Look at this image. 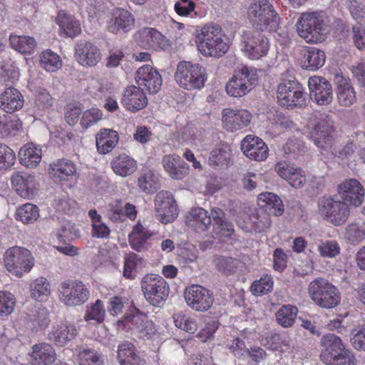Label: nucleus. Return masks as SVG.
Listing matches in <instances>:
<instances>
[{
    "label": "nucleus",
    "mask_w": 365,
    "mask_h": 365,
    "mask_svg": "<svg viewBox=\"0 0 365 365\" xmlns=\"http://www.w3.org/2000/svg\"><path fill=\"white\" fill-rule=\"evenodd\" d=\"M162 163L165 171L173 179L181 180L189 173L188 165L178 155H165Z\"/></svg>",
    "instance_id": "c756f323"
},
{
    "label": "nucleus",
    "mask_w": 365,
    "mask_h": 365,
    "mask_svg": "<svg viewBox=\"0 0 365 365\" xmlns=\"http://www.w3.org/2000/svg\"><path fill=\"white\" fill-rule=\"evenodd\" d=\"M237 81L242 83L249 85V91H252L258 82V76L257 70L253 67H249L245 65L237 66L233 72V75Z\"/></svg>",
    "instance_id": "c03bdc74"
},
{
    "label": "nucleus",
    "mask_w": 365,
    "mask_h": 365,
    "mask_svg": "<svg viewBox=\"0 0 365 365\" xmlns=\"http://www.w3.org/2000/svg\"><path fill=\"white\" fill-rule=\"evenodd\" d=\"M308 293L314 303L322 308L332 309L341 301L338 289L323 278H317L308 286Z\"/></svg>",
    "instance_id": "0eeeda50"
},
{
    "label": "nucleus",
    "mask_w": 365,
    "mask_h": 365,
    "mask_svg": "<svg viewBox=\"0 0 365 365\" xmlns=\"http://www.w3.org/2000/svg\"><path fill=\"white\" fill-rule=\"evenodd\" d=\"M114 173L121 177L133 174L137 169L136 161L130 156L123 154L115 158L111 163Z\"/></svg>",
    "instance_id": "ea45409f"
},
{
    "label": "nucleus",
    "mask_w": 365,
    "mask_h": 365,
    "mask_svg": "<svg viewBox=\"0 0 365 365\" xmlns=\"http://www.w3.org/2000/svg\"><path fill=\"white\" fill-rule=\"evenodd\" d=\"M141 289L145 299L155 307H161L169 294V285L158 274H147L141 281Z\"/></svg>",
    "instance_id": "1a4fd4ad"
},
{
    "label": "nucleus",
    "mask_w": 365,
    "mask_h": 365,
    "mask_svg": "<svg viewBox=\"0 0 365 365\" xmlns=\"http://www.w3.org/2000/svg\"><path fill=\"white\" fill-rule=\"evenodd\" d=\"M298 309L290 304L281 307L276 314V320L283 327H290L293 325Z\"/></svg>",
    "instance_id": "864d4df0"
},
{
    "label": "nucleus",
    "mask_w": 365,
    "mask_h": 365,
    "mask_svg": "<svg viewBox=\"0 0 365 365\" xmlns=\"http://www.w3.org/2000/svg\"><path fill=\"white\" fill-rule=\"evenodd\" d=\"M76 334L77 330L73 325L61 323L53 325L48 333V339L56 345L62 346L74 339Z\"/></svg>",
    "instance_id": "7c9ffc66"
},
{
    "label": "nucleus",
    "mask_w": 365,
    "mask_h": 365,
    "mask_svg": "<svg viewBox=\"0 0 365 365\" xmlns=\"http://www.w3.org/2000/svg\"><path fill=\"white\" fill-rule=\"evenodd\" d=\"M318 251L323 257L333 258L340 253V247L336 241H321L318 245Z\"/></svg>",
    "instance_id": "680f3d73"
},
{
    "label": "nucleus",
    "mask_w": 365,
    "mask_h": 365,
    "mask_svg": "<svg viewBox=\"0 0 365 365\" xmlns=\"http://www.w3.org/2000/svg\"><path fill=\"white\" fill-rule=\"evenodd\" d=\"M213 262L219 272H223L226 274L232 273L236 268L237 264V261L235 259L223 256L215 257Z\"/></svg>",
    "instance_id": "0e129e2a"
},
{
    "label": "nucleus",
    "mask_w": 365,
    "mask_h": 365,
    "mask_svg": "<svg viewBox=\"0 0 365 365\" xmlns=\"http://www.w3.org/2000/svg\"><path fill=\"white\" fill-rule=\"evenodd\" d=\"M212 215L202 207L190 210L186 216V225L195 232L205 235L211 226Z\"/></svg>",
    "instance_id": "a878e982"
},
{
    "label": "nucleus",
    "mask_w": 365,
    "mask_h": 365,
    "mask_svg": "<svg viewBox=\"0 0 365 365\" xmlns=\"http://www.w3.org/2000/svg\"><path fill=\"white\" fill-rule=\"evenodd\" d=\"M304 66L306 69L316 71L324 65L326 56L322 50L309 48L304 53Z\"/></svg>",
    "instance_id": "de8ad7c7"
},
{
    "label": "nucleus",
    "mask_w": 365,
    "mask_h": 365,
    "mask_svg": "<svg viewBox=\"0 0 365 365\" xmlns=\"http://www.w3.org/2000/svg\"><path fill=\"white\" fill-rule=\"evenodd\" d=\"M119 135L113 129L102 128L96 134V144L100 154L106 155L110 153L117 145Z\"/></svg>",
    "instance_id": "2f4dec72"
},
{
    "label": "nucleus",
    "mask_w": 365,
    "mask_h": 365,
    "mask_svg": "<svg viewBox=\"0 0 365 365\" xmlns=\"http://www.w3.org/2000/svg\"><path fill=\"white\" fill-rule=\"evenodd\" d=\"M39 64L48 72H56L61 68L62 61L56 53L46 50L40 54Z\"/></svg>",
    "instance_id": "8fccbe9b"
},
{
    "label": "nucleus",
    "mask_w": 365,
    "mask_h": 365,
    "mask_svg": "<svg viewBox=\"0 0 365 365\" xmlns=\"http://www.w3.org/2000/svg\"><path fill=\"white\" fill-rule=\"evenodd\" d=\"M16 304L15 297L8 292H0V315L8 316L14 309Z\"/></svg>",
    "instance_id": "052dcab7"
},
{
    "label": "nucleus",
    "mask_w": 365,
    "mask_h": 365,
    "mask_svg": "<svg viewBox=\"0 0 365 365\" xmlns=\"http://www.w3.org/2000/svg\"><path fill=\"white\" fill-rule=\"evenodd\" d=\"M74 57L83 67L96 66L101 59V52L94 43L87 41H78L74 49Z\"/></svg>",
    "instance_id": "aec40b11"
},
{
    "label": "nucleus",
    "mask_w": 365,
    "mask_h": 365,
    "mask_svg": "<svg viewBox=\"0 0 365 365\" xmlns=\"http://www.w3.org/2000/svg\"><path fill=\"white\" fill-rule=\"evenodd\" d=\"M11 180L13 189L21 197L29 198L34 195L36 182L34 175L17 172L12 175Z\"/></svg>",
    "instance_id": "bb28decb"
},
{
    "label": "nucleus",
    "mask_w": 365,
    "mask_h": 365,
    "mask_svg": "<svg viewBox=\"0 0 365 365\" xmlns=\"http://www.w3.org/2000/svg\"><path fill=\"white\" fill-rule=\"evenodd\" d=\"M56 22L68 37H74L81 31L79 22L73 16L66 14L64 11L58 12Z\"/></svg>",
    "instance_id": "a19ab883"
},
{
    "label": "nucleus",
    "mask_w": 365,
    "mask_h": 365,
    "mask_svg": "<svg viewBox=\"0 0 365 365\" xmlns=\"http://www.w3.org/2000/svg\"><path fill=\"white\" fill-rule=\"evenodd\" d=\"M31 297L39 302L47 299L51 293L50 284L44 277H39L30 285Z\"/></svg>",
    "instance_id": "3c124183"
},
{
    "label": "nucleus",
    "mask_w": 365,
    "mask_h": 365,
    "mask_svg": "<svg viewBox=\"0 0 365 365\" xmlns=\"http://www.w3.org/2000/svg\"><path fill=\"white\" fill-rule=\"evenodd\" d=\"M308 86L310 98L318 105H329L333 100L332 86L324 77L314 76L309 77Z\"/></svg>",
    "instance_id": "6ab92c4d"
},
{
    "label": "nucleus",
    "mask_w": 365,
    "mask_h": 365,
    "mask_svg": "<svg viewBox=\"0 0 365 365\" xmlns=\"http://www.w3.org/2000/svg\"><path fill=\"white\" fill-rule=\"evenodd\" d=\"M152 235L153 234L138 222L133 227L131 233L128 236L131 247L136 251H142L146 249L148 240Z\"/></svg>",
    "instance_id": "58836bf2"
},
{
    "label": "nucleus",
    "mask_w": 365,
    "mask_h": 365,
    "mask_svg": "<svg viewBox=\"0 0 365 365\" xmlns=\"http://www.w3.org/2000/svg\"><path fill=\"white\" fill-rule=\"evenodd\" d=\"M247 19L252 26L259 31H274L280 18L269 0H255L247 8Z\"/></svg>",
    "instance_id": "f257e3e1"
},
{
    "label": "nucleus",
    "mask_w": 365,
    "mask_h": 365,
    "mask_svg": "<svg viewBox=\"0 0 365 365\" xmlns=\"http://www.w3.org/2000/svg\"><path fill=\"white\" fill-rule=\"evenodd\" d=\"M311 138L319 148L326 150L336 138L334 122L329 119L319 120L311 132Z\"/></svg>",
    "instance_id": "412c9836"
},
{
    "label": "nucleus",
    "mask_w": 365,
    "mask_h": 365,
    "mask_svg": "<svg viewBox=\"0 0 365 365\" xmlns=\"http://www.w3.org/2000/svg\"><path fill=\"white\" fill-rule=\"evenodd\" d=\"M121 103L126 110L136 112L147 106L148 98L141 88L138 86H130L125 88Z\"/></svg>",
    "instance_id": "393cba45"
},
{
    "label": "nucleus",
    "mask_w": 365,
    "mask_h": 365,
    "mask_svg": "<svg viewBox=\"0 0 365 365\" xmlns=\"http://www.w3.org/2000/svg\"><path fill=\"white\" fill-rule=\"evenodd\" d=\"M252 118V113L246 109L227 108L222 110V126L227 131L234 132L248 127Z\"/></svg>",
    "instance_id": "f3484780"
},
{
    "label": "nucleus",
    "mask_w": 365,
    "mask_h": 365,
    "mask_svg": "<svg viewBox=\"0 0 365 365\" xmlns=\"http://www.w3.org/2000/svg\"><path fill=\"white\" fill-rule=\"evenodd\" d=\"M141 264V258L135 253L125 255L124 259L123 275L128 279H134L136 276L137 268Z\"/></svg>",
    "instance_id": "13d9d810"
},
{
    "label": "nucleus",
    "mask_w": 365,
    "mask_h": 365,
    "mask_svg": "<svg viewBox=\"0 0 365 365\" xmlns=\"http://www.w3.org/2000/svg\"><path fill=\"white\" fill-rule=\"evenodd\" d=\"M30 356L32 364L47 365L54 362L56 352L50 344L41 343L33 346Z\"/></svg>",
    "instance_id": "72a5a7b5"
},
{
    "label": "nucleus",
    "mask_w": 365,
    "mask_h": 365,
    "mask_svg": "<svg viewBox=\"0 0 365 365\" xmlns=\"http://www.w3.org/2000/svg\"><path fill=\"white\" fill-rule=\"evenodd\" d=\"M226 347L237 358L245 357L249 353V349L246 347L244 341L238 337L228 341Z\"/></svg>",
    "instance_id": "338daca9"
},
{
    "label": "nucleus",
    "mask_w": 365,
    "mask_h": 365,
    "mask_svg": "<svg viewBox=\"0 0 365 365\" xmlns=\"http://www.w3.org/2000/svg\"><path fill=\"white\" fill-rule=\"evenodd\" d=\"M39 217L38 207L31 203H26L19 207L16 212V219L24 224H32Z\"/></svg>",
    "instance_id": "603ef678"
},
{
    "label": "nucleus",
    "mask_w": 365,
    "mask_h": 365,
    "mask_svg": "<svg viewBox=\"0 0 365 365\" xmlns=\"http://www.w3.org/2000/svg\"><path fill=\"white\" fill-rule=\"evenodd\" d=\"M9 43L11 48L22 54H31L36 48L34 38L28 36L11 34Z\"/></svg>",
    "instance_id": "a18cd8bd"
},
{
    "label": "nucleus",
    "mask_w": 365,
    "mask_h": 365,
    "mask_svg": "<svg viewBox=\"0 0 365 365\" xmlns=\"http://www.w3.org/2000/svg\"><path fill=\"white\" fill-rule=\"evenodd\" d=\"M76 351L79 365H103V355L93 349L78 346Z\"/></svg>",
    "instance_id": "37998d69"
},
{
    "label": "nucleus",
    "mask_w": 365,
    "mask_h": 365,
    "mask_svg": "<svg viewBox=\"0 0 365 365\" xmlns=\"http://www.w3.org/2000/svg\"><path fill=\"white\" fill-rule=\"evenodd\" d=\"M118 359L120 365H144L145 361L137 353L131 343L124 342L118 346Z\"/></svg>",
    "instance_id": "4c0bfd02"
},
{
    "label": "nucleus",
    "mask_w": 365,
    "mask_h": 365,
    "mask_svg": "<svg viewBox=\"0 0 365 365\" xmlns=\"http://www.w3.org/2000/svg\"><path fill=\"white\" fill-rule=\"evenodd\" d=\"M118 330H130L143 339H149L155 332L153 323L147 315L138 310L134 314L125 316L117 322Z\"/></svg>",
    "instance_id": "f8f14e48"
},
{
    "label": "nucleus",
    "mask_w": 365,
    "mask_h": 365,
    "mask_svg": "<svg viewBox=\"0 0 365 365\" xmlns=\"http://www.w3.org/2000/svg\"><path fill=\"white\" fill-rule=\"evenodd\" d=\"M207 79L205 68L198 63L182 61L178 63L175 80L182 88L189 91H200Z\"/></svg>",
    "instance_id": "20e7f679"
},
{
    "label": "nucleus",
    "mask_w": 365,
    "mask_h": 365,
    "mask_svg": "<svg viewBox=\"0 0 365 365\" xmlns=\"http://www.w3.org/2000/svg\"><path fill=\"white\" fill-rule=\"evenodd\" d=\"M135 19L128 11L116 8L112 12V16L108 23V29L112 33H117L120 30L127 32L134 26Z\"/></svg>",
    "instance_id": "cd10ccee"
},
{
    "label": "nucleus",
    "mask_w": 365,
    "mask_h": 365,
    "mask_svg": "<svg viewBox=\"0 0 365 365\" xmlns=\"http://www.w3.org/2000/svg\"><path fill=\"white\" fill-rule=\"evenodd\" d=\"M175 325L188 333L193 334L197 329L196 319L189 314L184 312L176 313L173 317Z\"/></svg>",
    "instance_id": "5fc2aeb1"
},
{
    "label": "nucleus",
    "mask_w": 365,
    "mask_h": 365,
    "mask_svg": "<svg viewBox=\"0 0 365 365\" xmlns=\"http://www.w3.org/2000/svg\"><path fill=\"white\" fill-rule=\"evenodd\" d=\"M16 160L15 153L7 145L0 143V170L11 167Z\"/></svg>",
    "instance_id": "69168bd1"
},
{
    "label": "nucleus",
    "mask_w": 365,
    "mask_h": 365,
    "mask_svg": "<svg viewBox=\"0 0 365 365\" xmlns=\"http://www.w3.org/2000/svg\"><path fill=\"white\" fill-rule=\"evenodd\" d=\"M249 86V85L242 83L234 76H232L225 86V91L232 97L241 98L250 92L248 88Z\"/></svg>",
    "instance_id": "bf43d9fd"
},
{
    "label": "nucleus",
    "mask_w": 365,
    "mask_h": 365,
    "mask_svg": "<svg viewBox=\"0 0 365 365\" xmlns=\"http://www.w3.org/2000/svg\"><path fill=\"white\" fill-rule=\"evenodd\" d=\"M334 82L336 86V97L339 104L343 107H349L356 101V92L349 77L341 73H336Z\"/></svg>",
    "instance_id": "4be33fe9"
},
{
    "label": "nucleus",
    "mask_w": 365,
    "mask_h": 365,
    "mask_svg": "<svg viewBox=\"0 0 365 365\" xmlns=\"http://www.w3.org/2000/svg\"><path fill=\"white\" fill-rule=\"evenodd\" d=\"M317 213L327 222L341 226L347 220L350 209L348 204L334 196H323L318 200Z\"/></svg>",
    "instance_id": "39448f33"
},
{
    "label": "nucleus",
    "mask_w": 365,
    "mask_h": 365,
    "mask_svg": "<svg viewBox=\"0 0 365 365\" xmlns=\"http://www.w3.org/2000/svg\"><path fill=\"white\" fill-rule=\"evenodd\" d=\"M296 26L299 36L307 43L322 42L328 33L322 16L315 12L302 14Z\"/></svg>",
    "instance_id": "423d86ee"
},
{
    "label": "nucleus",
    "mask_w": 365,
    "mask_h": 365,
    "mask_svg": "<svg viewBox=\"0 0 365 365\" xmlns=\"http://www.w3.org/2000/svg\"><path fill=\"white\" fill-rule=\"evenodd\" d=\"M243 153L250 159L262 161L267 159L269 149L259 138L252 135H247L241 142Z\"/></svg>",
    "instance_id": "5701e85b"
},
{
    "label": "nucleus",
    "mask_w": 365,
    "mask_h": 365,
    "mask_svg": "<svg viewBox=\"0 0 365 365\" xmlns=\"http://www.w3.org/2000/svg\"><path fill=\"white\" fill-rule=\"evenodd\" d=\"M258 204L260 209L269 210L275 216H280L284 212V205L282 200L273 192H262L258 196Z\"/></svg>",
    "instance_id": "e433bc0d"
},
{
    "label": "nucleus",
    "mask_w": 365,
    "mask_h": 365,
    "mask_svg": "<svg viewBox=\"0 0 365 365\" xmlns=\"http://www.w3.org/2000/svg\"><path fill=\"white\" fill-rule=\"evenodd\" d=\"M23 104L22 95L14 88H8L0 94V108L6 113H13L21 109Z\"/></svg>",
    "instance_id": "473e14b6"
},
{
    "label": "nucleus",
    "mask_w": 365,
    "mask_h": 365,
    "mask_svg": "<svg viewBox=\"0 0 365 365\" xmlns=\"http://www.w3.org/2000/svg\"><path fill=\"white\" fill-rule=\"evenodd\" d=\"M138 43L144 48H165L168 44L165 36L155 29L143 28L136 36Z\"/></svg>",
    "instance_id": "c85d7f7f"
},
{
    "label": "nucleus",
    "mask_w": 365,
    "mask_h": 365,
    "mask_svg": "<svg viewBox=\"0 0 365 365\" xmlns=\"http://www.w3.org/2000/svg\"><path fill=\"white\" fill-rule=\"evenodd\" d=\"M223 33L218 25L207 24L196 36L199 51L204 56L219 58L229 49L228 44L223 40Z\"/></svg>",
    "instance_id": "f03ea898"
},
{
    "label": "nucleus",
    "mask_w": 365,
    "mask_h": 365,
    "mask_svg": "<svg viewBox=\"0 0 365 365\" xmlns=\"http://www.w3.org/2000/svg\"><path fill=\"white\" fill-rule=\"evenodd\" d=\"M106 316V309L102 301L97 299L95 303L87 306L84 319L87 322L94 321L96 323H102Z\"/></svg>",
    "instance_id": "6e6d98bb"
},
{
    "label": "nucleus",
    "mask_w": 365,
    "mask_h": 365,
    "mask_svg": "<svg viewBox=\"0 0 365 365\" xmlns=\"http://www.w3.org/2000/svg\"><path fill=\"white\" fill-rule=\"evenodd\" d=\"M242 38V51L248 58L258 60L267 56L269 42L264 35L257 31H247Z\"/></svg>",
    "instance_id": "ddd939ff"
},
{
    "label": "nucleus",
    "mask_w": 365,
    "mask_h": 365,
    "mask_svg": "<svg viewBox=\"0 0 365 365\" xmlns=\"http://www.w3.org/2000/svg\"><path fill=\"white\" fill-rule=\"evenodd\" d=\"M58 292L61 302L68 307L81 306L90 297L89 289L80 280L62 282L59 284Z\"/></svg>",
    "instance_id": "9d476101"
},
{
    "label": "nucleus",
    "mask_w": 365,
    "mask_h": 365,
    "mask_svg": "<svg viewBox=\"0 0 365 365\" xmlns=\"http://www.w3.org/2000/svg\"><path fill=\"white\" fill-rule=\"evenodd\" d=\"M50 175L60 182H68L78 178L75 163L70 160L61 158L50 165Z\"/></svg>",
    "instance_id": "b1692460"
},
{
    "label": "nucleus",
    "mask_w": 365,
    "mask_h": 365,
    "mask_svg": "<svg viewBox=\"0 0 365 365\" xmlns=\"http://www.w3.org/2000/svg\"><path fill=\"white\" fill-rule=\"evenodd\" d=\"M135 81L143 91L155 94L160 90L163 80L157 69L150 65H144L138 69Z\"/></svg>",
    "instance_id": "a211bd4d"
},
{
    "label": "nucleus",
    "mask_w": 365,
    "mask_h": 365,
    "mask_svg": "<svg viewBox=\"0 0 365 365\" xmlns=\"http://www.w3.org/2000/svg\"><path fill=\"white\" fill-rule=\"evenodd\" d=\"M88 92L96 99H103L112 93V84L104 79L91 78L88 81Z\"/></svg>",
    "instance_id": "79ce46f5"
},
{
    "label": "nucleus",
    "mask_w": 365,
    "mask_h": 365,
    "mask_svg": "<svg viewBox=\"0 0 365 365\" xmlns=\"http://www.w3.org/2000/svg\"><path fill=\"white\" fill-rule=\"evenodd\" d=\"M41 149L33 143L24 145L19 152L20 163L27 168H36L41 160Z\"/></svg>",
    "instance_id": "f704fd0d"
},
{
    "label": "nucleus",
    "mask_w": 365,
    "mask_h": 365,
    "mask_svg": "<svg viewBox=\"0 0 365 365\" xmlns=\"http://www.w3.org/2000/svg\"><path fill=\"white\" fill-rule=\"evenodd\" d=\"M4 262L6 269L18 277L29 272L34 265V258L31 252L19 246L10 247L6 251Z\"/></svg>",
    "instance_id": "6e6552de"
},
{
    "label": "nucleus",
    "mask_w": 365,
    "mask_h": 365,
    "mask_svg": "<svg viewBox=\"0 0 365 365\" xmlns=\"http://www.w3.org/2000/svg\"><path fill=\"white\" fill-rule=\"evenodd\" d=\"M102 112L96 108H91L86 110L82 114L81 119V125L83 128L87 129L88 128L93 125L102 118Z\"/></svg>",
    "instance_id": "e2e57ef3"
},
{
    "label": "nucleus",
    "mask_w": 365,
    "mask_h": 365,
    "mask_svg": "<svg viewBox=\"0 0 365 365\" xmlns=\"http://www.w3.org/2000/svg\"><path fill=\"white\" fill-rule=\"evenodd\" d=\"M49 322L50 319L48 314L45 313H37L29 322H28L27 326L33 331L37 332L46 329Z\"/></svg>",
    "instance_id": "774afa93"
},
{
    "label": "nucleus",
    "mask_w": 365,
    "mask_h": 365,
    "mask_svg": "<svg viewBox=\"0 0 365 365\" xmlns=\"http://www.w3.org/2000/svg\"><path fill=\"white\" fill-rule=\"evenodd\" d=\"M184 297L187 304L192 310L199 312L208 311L214 302L212 292L197 284L187 287L184 292Z\"/></svg>",
    "instance_id": "4468645a"
},
{
    "label": "nucleus",
    "mask_w": 365,
    "mask_h": 365,
    "mask_svg": "<svg viewBox=\"0 0 365 365\" xmlns=\"http://www.w3.org/2000/svg\"><path fill=\"white\" fill-rule=\"evenodd\" d=\"M231 156L228 145L222 144L213 149L209 156V165L213 168L227 166Z\"/></svg>",
    "instance_id": "49530a36"
},
{
    "label": "nucleus",
    "mask_w": 365,
    "mask_h": 365,
    "mask_svg": "<svg viewBox=\"0 0 365 365\" xmlns=\"http://www.w3.org/2000/svg\"><path fill=\"white\" fill-rule=\"evenodd\" d=\"M211 215L215 233L222 237H230L235 231L234 226L225 218L223 210L214 207L211 210Z\"/></svg>",
    "instance_id": "c9c22d12"
},
{
    "label": "nucleus",
    "mask_w": 365,
    "mask_h": 365,
    "mask_svg": "<svg viewBox=\"0 0 365 365\" xmlns=\"http://www.w3.org/2000/svg\"><path fill=\"white\" fill-rule=\"evenodd\" d=\"M321 344L324 349L320 357L326 365H355L354 354L339 336L328 334L322 338Z\"/></svg>",
    "instance_id": "7ed1b4c3"
},
{
    "label": "nucleus",
    "mask_w": 365,
    "mask_h": 365,
    "mask_svg": "<svg viewBox=\"0 0 365 365\" xmlns=\"http://www.w3.org/2000/svg\"><path fill=\"white\" fill-rule=\"evenodd\" d=\"M278 103L285 108L302 106L306 98L302 86L294 78H282L277 91Z\"/></svg>",
    "instance_id": "9b49d317"
},
{
    "label": "nucleus",
    "mask_w": 365,
    "mask_h": 365,
    "mask_svg": "<svg viewBox=\"0 0 365 365\" xmlns=\"http://www.w3.org/2000/svg\"><path fill=\"white\" fill-rule=\"evenodd\" d=\"M252 229L258 233L267 232L272 225L270 215L265 210L259 209L249 217Z\"/></svg>",
    "instance_id": "09e8293b"
},
{
    "label": "nucleus",
    "mask_w": 365,
    "mask_h": 365,
    "mask_svg": "<svg viewBox=\"0 0 365 365\" xmlns=\"http://www.w3.org/2000/svg\"><path fill=\"white\" fill-rule=\"evenodd\" d=\"M155 210L156 218L163 224L172 222L178 215L175 200L168 191L162 190L157 193Z\"/></svg>",
    "instance_id": "2eb2a0df"
},
{
    "label": "nucleus",
    "mask_w": 365,
    "mask_h": 365,
    "mask_svg": "<svg viewBox=\"0 0 365 365\" xmlns=\"http://www.w3.org/2000/svg\"><path fill=\"white\" fill-rule=\"evenodd\" d=\"M341 200L354 207L362 205L365 197L364 186L355 178L346 179L337 186Z\"/></svg>",
    "instance_id": "dca6fc26"
},
{
    "label": "nucleus",
    "mask_w": 365,
    "mask_h": 365,
    "mask_svg": "<svg viewBox=\"0 0 365 365\" xmlns=\"http://www.w3.org/2000/svg\"><path fill=\"white\" fill-rule=\"evenodd\" d=\"M272 289V277L267 274H263L259 279L254 281L250 287L251 292L255 296L266 294Z\"/></svg>",
    "instance_id": "4d7b16f0"
}]
</instances>
